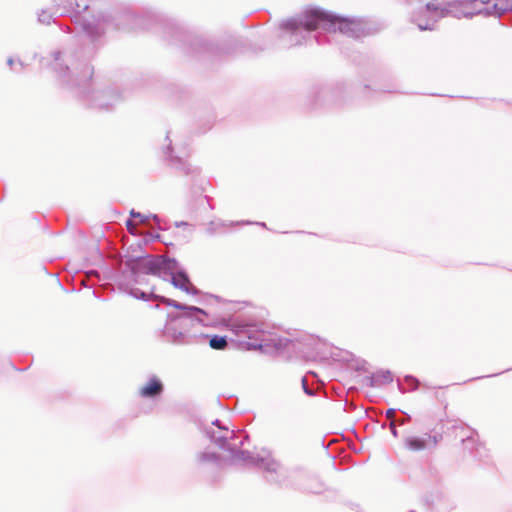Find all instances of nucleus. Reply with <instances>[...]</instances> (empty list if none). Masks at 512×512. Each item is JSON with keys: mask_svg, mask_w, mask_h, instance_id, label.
I'll list each match as a JSON object with an SVG mask.
<instances>
[{"mask_svg": "<svg viewBox=\"0 0 512 512\" xmlns=\"http://www.w3.org/2000/svg\"><path fill=\"white\" fill-rule=\"evenodd\" d=\"M331 21V13L319 8H309L301 15L299 24L295 28L303 27L308 31L322 28L328 32H336V29H331Z\"/></svg>", "mask_w": 512, "mask_h": 512, "instance_id": "f257e3e1", "label": "nucleus"}, {"mask_svg": "<svg viewBox=\"0 0 512 512\" xmlns=\"http://www.w3.org/2000/svg\"><path fill=\"white\" fill-rule=\"evenodd\" d=\"M331 29L349 37L358 38L366 34V23L361 19L339 17L332 14Z\"/></svg>", "mask_w": 512, "mask_h": 512, "instance_id": "f03ea898", "label": "nucleus"}, {"mask_svg": "<svg viewBox=\"0 0 512 512\" xmlns=\"http://www.w3.org/2000/svg\"><path fill=\"white\" fill-rule=\"evenodd\" d=\"M440 16H442V9L429 3L414 10L413 21L420 30H430L436 19Z\"/></svg>", "mask_w": 512, "mask_h": 512, "instance_id": "7ed1b4c3", "label": "nucleus"}, {"mask_svg": "<svg viewBox=\"0 0 512 512\" xmlns=\"http://www.w3.org/2000/svg\"><path fill=\"white\" fill-rule=\"evenodd\" d=\"M162 270V263L154 258L151 257H144L137 261L134 272L137 275H154L158 276L160 275V272Z\"/></svg>", "mask_w": 512, "mask_h": 512, "instance_id": "20e7f679", "label": "nucleus"}, {"mask_svg": "<svg viewBox=\"0 0 512 512\" xmlns=\"http://www.w3.org/2000/svg\"><path fill=\"white\" fill-rule=\"evenodd\" d=\"M440 441V436L427 435V438L410 437L406 439V445L410 450L419 451L427 446H436Z\"/></svg>", "mask_w": 512, "mask_h": 512, "instance_id": "39448f33", "label": "nucleus"}, {"mask_svg": "<svg viewBox=\"0 0 512 512\" xmlns=\"http://www.w3.org/2000/svg\"><path fill=\"white\" fill-rule=\"evenodd\" d=\"M163 392L162 382L154 377L150 379L144 386L139 390V394L145 398H152L160 395Z\"/></svg>", "mask_w": 512, "mask_h": 512, "instance_id": "423d86ee", "label": "nucleus"}, {"mask_svg": "<svg viewBox=\"0 0 512 512\" xmlns=\"http://www.w3.org/2000/svg\"><path fill=\"white\" fill-rule=\"evenodd\" d=\"M172 284L186 293H190L194 287L189 278L184 273H177L172 276Z\"/></svg>", "mask_w": 512, "mask_h": 512, "instance_id": "0eeeda50", "label": "nucleus"}, {"mask_svg": "<svg viewBox=\"0 0 512 512\" xmlns=\"http://www.w3.org/2000/svg\"><path fill=\"white\" fill-rule=\"evenodd\" d=\"M451 433L454 439H459L462 443L466 440L474 441L476 436V433L473 430L463 426H454Z\"/></svg>", "mask_w": 512, "mask_h": 512, "instance_id": "6e6552de", "label": "nucleus"}, {"mask_svg": "<svg viewBox=\"0 0 512 512\" xmlns=\"http://www.w3.org/2000/svg\"><path fill=\"white\" fill-rule=\"evenodd\" d=\"M209 345L212 349L223 350L227 347V340L223 336L214 335L211 337Z\"/></svg>", "mask_w": 512, "mask_h": 512, "instance_id": "1a4fd4ad", "label": "nucleus"}, {"mask_svg": "<svg viewBox=\"0 0 512 512\" xmlns=\"http://www.w3.org/2000/svg\"><path fill=\"white\" fill-rule=\"evenodd\" d=\"M90 0H78L76 3L77 8L79 11H86L89 8Z\"/></svg>", "mask_w": 512, "mask_h": 512, "instance_id": "9d476101", "label": "nucleus"}, {"mask_svg": "<svg viewBox=\"0 0 512 512\" xmlns=\"http://www.w3.org/2000/svg\"><path fill=\"white\" fill-rule=\"evenodd\" d=\"M395 413H396L395 409H392V408H391V409H388V410L386 411V416H387V418H389V419H393V418H394V416H395Z\"/></svg>", "mask_w": 512, "mask_h": 512, "instance_id": "9b49d317", "label": "nucleus"}, {"mask_svg": "<svg viewBox=\"0 0 512 512\" xmlns=\"http://www.w3.org/2000/svg\"><path fill=\"white\" fill-rule=\"evenodd\" d=\"M390 430H391V432H392V434H393L394 436H397V430H396V427H395L394 422H391V423H390Z\"/></svg>", "mask_w": 512, "mask_h": 512, "instance_id": "f8f14e48", "label": "nucleus"}, {"mask_svg": "<svg viewBox=\"0 0 512 512\" xmlns=\"http://www.w3.org/2000/svg\"><path fill=\"white\" fill-rule=\"evenodd\" d=\"M187 309L191 310V311H196V312H199V313H202V314H205V312L200 309V308H197V307H188Z\"/></svg>", "mask_w": 512, "mask_h": 512, "instance_id": "ddd939ff", "label": "nucleus"}, {"mask_svg": "<svg viewBox=\"0 0 512 512\" xmlns=\"http://www.w3.org/2000/svg\"><path fill=\"white\" fill-rule=\"evenodd\" d=\"M170 305H172L173 307L175 308H178V309H183L184 307L179 305V304H176L174 302H171V301H167Z\"/></svg>", "mask_w": 512, "mask_h": 512, "instance_id": "4468645a", "label": "nucleus"}, {"mask_svg": "<svg viewBox=\"0 0 512 512\" xmlns=\"http://www.w3.org/2000/svg\"><path fill=\"white\" fill-rule=\"evenodd\" d=\"M384 378H385V379H387V380H390V379H391V377H390V373H388V372H387V373L384 375Z\"/></svg>", "mask_w": 512, "mask_h": 512, "instance_id": "2eb2a0df", "label": "nucleus"}, {"mask_svg": "<svg viewBox=\"0 0 512 512\" xmlns=\"http://www.w3.org/2000/svg\"><path fill=\"white\" fill-rule=\"evenodd\" d=\"M127 227H128V229H131V228L133 227V225H132L131 221H128V222H127Z\"/></svg>", "mask_w": 512, "mask_h": 512, "instance_id": "dca6fc26", "label": "nucleus"}, {"mask_svg": "<svg viewBox=\"0 0 512 512\" xmlns=\"http://www.w3.org/2000/svg\"><path fill=\"white\" fill-rule=\"evenodd\" d=\"M131 214H132V216H140V214H139V213H137V214H136V213H134L133 211L131 212Z\"/></svg>", "mask_w": 512, "mask_h": 512, "instance_id": "f3484780", "label": "nucleus"}]
</instances>
